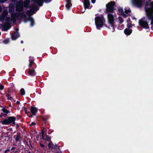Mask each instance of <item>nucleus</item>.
Wrapping results in <instances>:
<instances>
[{
  "label": "nucleus",
  "instance_id": "24",
  "mask_svg": "<svg viewBox=\"0 0 153 153\" xmlns=\"http://www.w3.org/2000/svg\"><path fill=\"white\" fill-rule=\"evenodd\" d=\"M33 2L37 3L40 6L43 5V1L42 0H33Z\"/></svg>",
  "mask_w": 153,
  "mask_h": 153
},
{
  "label": "nucleus",
  "instance_id": "23",
  "mask_svg": "<svg viewBox=\"0 0 153 153\" xmlns=\"http://www.w3.org/2000/svg\"><path fill=\"white\" fill-rule=\"evenodd\" d=\"M14 10V4L13 3H10L9 4V11L10 12H13Z\"/></svg>",
  "mask_w": 153,
  "mask_h": 153
},
{
  "label": "nucleus",
  "instance_id": "21",
  "mask_svg": "<svg viewBox=\"0 0 153 153\" xmlns=\"http://www.w3.org/2000/svg\"><path fill=\"white\" fill-rule=\"evenodd\" d=\"M49 118V117L47 115L44 116L42 118V121L45 124L48 123V120Z\"/></svg>",
  "mask_w": 153,
  "mask_h": 153
},
{
  "label": "nucleus",
  "instance_id": "63",
  "mask_svg": "<svg viewBox=\"0 0 153 153\" xmlns=\"http://www.w3.org/2000/svg\"><path fill=\"white\" fill-rule=\"evenodd\" d=\"M9 107H12V106L11 105V104H10V105H9Z\"/></svg>",
  "mask_w": 153,
  "mask_h": 153
},
{
  "label": "nucleus",
  "instance_id": "33",
  "mask_svg": "<svg viewBox=\"0 0 153 153\" xmlns=\"http://www.w3.org/2000/svg\"><path fill=\"white\" fill-rule=\"evenodd\" d=\"M125 12L126 13H128V12H131V10H127V9H125Z\"/></svg>",
  "mask_w": 153,
  "mask_h": 153
},
{
  "label": "nucleus",
  "instance_id": "61",
  "mask_svg": "<svg viewBox=\"0 0 153 153\" xmlns=\"http://www.w3.org/2000/svg\"><path fill=\"white\" fill-rule=\"evenodd\" d=\"M23 42H23V40H21V44H23Z\"/></svg>",
  "mask_w": 153,
  "mask_h": 153
},
{
  "label": "nucleus",
  "instance_id": "54",
  "mask_svg": "<svg viewBox=\"0 0 153 153\" xmlns=\"http://www.w3.org/2000/svg\"><path fill=\"white\" fill-rule=\"evenodd\" d=\"M19 30V28H16V29H15V30L16 31V32H18V31Z\"/></svg>",
  "mask_w": 153,
  "mask_h": 153
},
{
  "label": "nucleus",
  "instance_id": "35",
  "mask_svg": "<svg viewBox=\"0 0 153 153\" xmlns=\"http://www.w3.org/2000/svg\"><path fill=\"white\" fill-rule=\"evenodd\" d=\"M121 15L123 16L124 18H126L128 16V15H126L124 13V12Z\"/></svg>",
  "mask_w": 153,
  "mask_h": 153
},
{
  "label": "nucleus",
  "instance_id": "57",
  "mask_svg": "<svg viewBox=\"0 0 153 153\" xmlns=\"http://www.w3.org/2000/svg\"><path fill=\"white\" fill-rule=\"evenodd\" d=\"M7 152H9L10 151V149H9V148H7Z\"/></svg>",
  "mask_w": 153,
  "mask_h": 153
},
{
  "label": "nucleus",
  "instance_id": "46",
  "mask_svg": "<svg viewBox=\"0 0 153 153\" xmlns=\"http://www.w3.org/2000/svg\"><path fill=\"white\" fill-rule=\"evenodd\" d=\"M12 2H13L14 3L17 2L18 1H17L16 0H10Z\"/></svg>",
  "mask_w": 153,
  "mask_h": 153
},
{
  "label": "nucleus",
  "instance_id": "7",
  "mask_svg": "<svg viewBox=\"0 0 153 153\" xmlns=\"http://www.w3.org/2000/svg\"><path fill=\"white\" fill-rule=\"evenodd\" d=\"M16 118L14 116H10L3 120L1 123L4 125H8L10 124Z\"/></svg>",
  "mask_w": 153,
  "mask_h": 153
},
{
  "label": "nucleus",
  "instance_id": "34",
  "mask_svg": "<svg viewBox=\"0 0 153 153\" xmlns=\"http://www.w3.org/2000/svg\"><path fill=\"white\" fill-rule=\"evenodd\" d=\"M131 23H128L127 24V27L128 28V29L131 28L132 27V26L131 25Z\"/></svg>",
  "mask_w": 153,
  "mask_h": 153
},
{
  "label": "nucleus",
  "instance_id": "51",
  "mask_svg": "<svg viewBox=\"0 0 153 153\" xmlns=\"http://www.w3.org/2000/svg\"><path fill=\"white\" fill-rule=\"evenodd\" d=\"M16 148V147H12L11 149L10 150H11V151H13V150L15 149Z\"/></svg>",
  "mask_w": 153,
  "mask_h": 153
},
{
  "label": "nucleus",
  "instance_id": "13",
  "mask_svg": "<svg viewBox=\"0 0 153 153\" xmlns=\"http://www.w3.org/2000/svg\"><path fill=\"white\" fill-rule=\"evenodd\" d=\"M48 147L49 149H51L52 152H53L55 150H56L57 149L60 150L59 146H58L57 144H55V145L54 144H48Z\"/></svg>",
  "mask_w": 153,
  "mask_h": 153
},
{
  "label": "nucleus",
  "instance_id": "53",
  "mask_svg": "<svg viewBox=\"0 0 153 153\" xmlns=\"http://www.w3.org/2000/svg\"><path fill=\"white\" fill-rule=\"evenodd\" d=\"M16 103L17 105H19L20 104V102L17 101V102H16Z\"/></svg>",
  "mask_w": 153,
  "mask_h": 153
},
{
  "label": "nucleus",
  "instance_id": "43",
  "mask_svg": "<svg viewBox=\"0 0 153 153\" xmlns=\"http://www.w3.org/2000/svg\"><path fill=\"white\" fill-rule=\"evenodd\" d=\"M36 125V123L34 122H32L30 124L31 126H34Z\"/></svg>",
  "mask_w": 153,
  "mask_h": 153
},
{
  "label": "nucleus",
  "instance_id": "64",
  "mask_svg": "<svg viewBox=\"0 0 153 153\" xmlns=\"http://www.w3.org/2000/svg\"><path fill=\"white\" fill-rule=\"evenodd\" d=\"M2 117H3L2 116V115L1 114V115L0 114V118Z\"/></svg>",
  "mask_w": 153,
  "mask_h": 153
},
{
  "label": "nucleus",
  "instance_id": "8",
  "mask_svg": "<svg viewBox=\"0 0 153 153\" xmlns=\"http://www.w3.org/2000/svg\"><path fill=\"white\" fill-rule=\"evenodd\" d=\"M23 1L20 0L16 2V10L18 12H22L23 10Z\"/></svg>",
  "mask_w": 153,
  "mask_h": 153
},
{
  "label": "nucleus",
  "instance_id": "1",
  "mask_svg": "<svg viewBox=\"0 0 153 153\" xmlns=\"http://www.w3.org/2000/svg\"><path fill=\"white\" fill-rule=\"evenodd\" d=\"M14 15L15 17H16L17 19L19 20H20L21 19H23L25 22H26L28 21H30V26L31 27H33L35 24L33 18L30 16L27 17L26 15L24 13V11L22 13L19 12H15L14 13Z\"/></svg>",
  "mask_w": 153,
  "mask_h": 153
},
{
  "label": "nucleus",
  "instance_id": "19",
  "mask_svg": "<svg viewBox=\"0 0 153 153\" xmlns=\"http://www.w3.org/2000/svg\"><path fill=\"white\" fill-rule=\"evenodd\" d=\"M83 5L84 8L89 9V7L90 5V3L89 0H84Z\"/></svg>",
  "mask_w": 153,
  "mask_h": 153
},
{
  "label": "nucleus",
  "instance_id": "20",
  "mask_svg": "<svg viewBox=\"0 0 153 153\" xmlns=\"http://www.w3.org/2000/svg\"><path fill=\"white\" fill-rule=\"evenodd\" d=\"M38 108L32 106L30 108V112L33 115H35L38 111Z\"/></svg>",
  "mask_w": 153,
  "mask_h": 153
},
{
  "label": "nucleus",
  "instance_id": "50",
  "mask_svg": "<svg viewBox=\"0 0 153 153\" xmlns=\"http://www.w3.org/2000/svg\"><path fill=\"white\" fill-rule=\"evenodd\" d=\"M7 91L8 93H10L11 92V89H10V88H8Z\"/></svg>",
  "mask_w": 153,
  "mask_h": 153
},
{
  "label": "nucleus",
  "instance_id": "18",
  "mask_svg": "<svg viewBox=\"0 0 153 153\" xmlns=\"http://www.w3.org/2000/svg\"><path fill=\"white\" fill-rule=\"evenodd\" d=\"M20 36L19 33L18 32H15L12 34L11 36L12 40H15Z\"/></svg>",
  "mask_w": 153,
  "mask_h": 153
},
{
  "label": "nucleus",
  "instance_id": "42",
  "mask_svg": "<svg viewBox=\"0 0 153 153\" xmlns=\"http://www.w3.org/2000/svg\"><path fill=\"white\" fill-rule=\"evenodd\" d=\"M24 111H25V113L27 114V108H25V107H24Z\"/></svg>",
  "mask_w": 153,
  "mask_h": 153
},
{
  "label": "nucleus",
  "instance_id": "15",
  "mask_svg": "<svg viewBox=\"0 0 153 153\" xmlns=\"http://www.w3.org/2000/svg\"><path fill=\"white\" fill-rule=\"evenodd\" d=\"M2 30L3 31H7L11 27L9 22H5L3 25H1Z\"/></svg>",
  "mask_w": 153,
  "mask_h": 153
},
{
  "label": "nucleus",
  "instance_id": "2",
  "mask_svg": "<svg viewBox=\"0 0 153 153\" xmlns=\"http://www.w3.org/2000/svg\"><path fill=\"white\" fill-rule=\"evenodd\" d=\"M150 5L151 7H145L144 9L148 19L151 21L150 24L152 28L153 27V1L150 3Z\"/></svg>",
  "mask_w": 153,
  "mask_h": 153
},
{
  "label": "nucleus",
  "instance_id": "30",
  "mask_svg": "<svg viewBox=\"0 0 153 153\" xmlns=\"http://www.w3.org/2000/svg\"><path fill=\"white\" fill-rule=\"evenodd\" d=\"M118 11L121 14L124 12L123 8L120 7L118 8Z\"/></svg>",
  "mask_w": 153,
  "mask_h": 153
},
{
  "label": "nucleus",
  "instance_id": "40",
  "mask_svg": "<svg viewBox=\"0 0 153 153\" xmlns=\"http://www.w3.org/2000/svg\"><path fill=\"white\" fill-rule=\"evenodd\" d=\"M7 0H0V3H3L6 1Z\"/></svg>",
  "mask_w": 153,
  "mask_h": 153
},
{
  "label": "nucleus",
  "instance_id": "62",
  "mask_svg": "<svg viewBox=\"0 0 153 153\" xmlns=\"http://www.w3.org/2000/svg\"><path fill=\"white\" fill-rule=\"evenodd\" d=\"M132 19H136V18L135 17H134L132 18Z\"/></svg>",
  "mask_w": 153,
  "mask_h": 153
},
{
  "label": "nucleus",
  "instance_id": "45",
  "mask_svg": "<svg viewBox=\"0 0 153 153\" xmlns=\"http://www.w3.org/2000/svg\"><path fill=\"white\" fill-rule=\"evenodd\" d=\"M127 22H129L130 23H131V22L130 20V19L129 18H128V19L127 20Z\"/></svg>",
  "mask_w": 153,
  "mask_h": 153
},
{
  "label": "nucleus",
  "instance_id": "17",
  "mask_svg": "<svg viewBox=\"0 0 153 153\" xmlns=\"http://www.w3.org/2000/svg\"><path fill=\"white\" fill-rule=\"evenodd\" d=\"M15 138L16 141V142H20L22 140V137L21 136V134L20 132H18L16 135L14 136Z\"/></svg>",
  "mask_w": 153,
  "mask_h": 153
},
{
  "label": "nucleus",
  "instance_id": "36",
  "mask_svg": "<svg viewBox=\"0 0 153 153\" xmlns=\"http://www.w3.org/2000/svg\"><path fill=\"white\" fill-rule=\"evenodd\" d=\"M16 118L15 120H14L12 122V123H12V126H14V125H16V123L15 122V121H16Z\"/></svg>",
  "mask_w": 153,
  "mask_h": 153
},
{
  "label": "nucleus",
  "instance_id": "10",
  "mask_svg": "<svg viewBox=\"0 0 153 153\" xmlns=\"http://www.w3.org/2000/svg\"><path fill=\"white\" fill-rule=\"evenodd\" d=\"M143 2V0H132V3L135 7L140 8L141 7Z\"/></svg>",
  "mask_w": 153,
  "mask_h": 153
},
{
  "label": "nucleus",
  "instance_id": "47",
  "mask_svg": "<svg viewBox=\"0 0 153 153\" xmlns=\"http://www.w3.org/2000/svg\"><path fill=\"white\" fill-rule=\"evenodd\" d=\"M91 0V2L93 4H94L96 0Z\"/></svg>",
  "mask_w": 153,
  "mask_h": 153
},
{
  "label": "nucleus",
  "instance_id": "48",
  "mask_svg": "<svg viewBox=\"0 0 153 153\" xmlns=\"http://www.w3.org/2000/svg\"><path fill=\"white\" fill-rule=\"evenodd\" d=\"M41 146L42 147H45V146L44 144H40Z\"/></svg>",
  "mask_w": 153,
  "mask_h": 153
},
{
  "label": "nucleus",
  "instance_id": "55",
  "mask_svg": "<svg viewBox=\"0 0 153 153\" xmlns=\"http://www.w3.org/2000/svg\"><path fill=\"white\" fill-rule=\"evenodd\" d=\"M104 25L105 26V27H108V28H110L109 27H108L107 25H106L105 24H104Z\"/></svg>",
  "mask_w": 153,
  "mask_h": 153
},
{
  "label": "nucleus",
  "instance_id": "37",
  "mask_svg": "<svg viewBox=\"0 0 153 153\" xmlns=\"http://www.w3.org/2000/svg\"><path fill=\"white\" fill-rule=\"evenodd\" d=\"M4 88V86L3 85H0V90H3Z\"/></svg>",
  "mask_w": 153,
  "mask_h": 153
},
{
  "label": "nucleus",
  "instance_id": "44",
  "mask_svg": "<svg viewBox=\"0 0 153 153\" xmlns=\"http://www.w3.org/2000/svg\"><path fill=\"white\" fill-rule=\"evenodd\" d=\"M7 99L8 100H12L13 99V98L11 97H9Z\"/></svg>",
  "mask_w": 153,
  "mask_h": 153
},
{
  "label": "nucleus",
  "instance_id": "28",
  "mask_svg": "<svg viewBox=\"0 0 153 153\" xmlns=\"http://www.w3.org/2000/svg\"><path fill=\"white\" fill-rule=\"evenodd\" d=\"M6 16V15H2L0 17V20L2 22L4 21L5 19Z\"/></svg>",
  "mask_w": 153,
  "mask_h": 153
},
{
  "label": "nucleus",
  "instance_id": "32",
  "mask_svg": "<svg viewBox=\"0 0 153 153\" xmlns=\"http://www.w3.org/2000/svg\"><path fill=\"white\" fill-rule=\"evenodd\" d=\"M9 42V41L8 39H5L3 41V43L5 44H7Z\"/></svg>",
  "mask_w": 153,
  "mask_h": 153
},
{
  "label": "nucleus",
  "instance_id": "5",
  "mask_svg": "<svg viewBox=\"0 0 153 153\" xmlns=\"http://www.w3.org/2000/svg\"><path fill=\"white\" fill-rule=\"evenodd\" d=\"M108 22L111 25V27L113 28V32L115 31L114 28L116 27V26L114 25V17L113 15L111 14H108Z\"/></svg>",
  "mask_w": 153,
  "mask_h": 153
},
{
  "label": "nucleus",
  "instance_id": "14",
  "mask_svg": "<svg viewBox=\"0 0 153 153\" xmlns=\"http://www.w3.org/2000/svg\"><path fill=\"white\" fill-rule=\"evenodd\" d=\"M34 59L31 58L30 57H29V64L28 65V68H31L33 67L34 68H36V65L34 62Z\"/></svg>",
  "mask_w": 153,
  "mask_h": 153
},
{
  "label": "nucleus",
  "instance_id": "49",
  "mask_svg": "<svg viewBox=\"0 0 153 153\" xmlns=\"http://www.w3.org/2000/svg\"><path fill=\"white\" fill-rule=\"evenodd\" d=\"M6 97H7V98L10 97V95L8 94H7L6 95Z\"/></svg>",
  "mask_w": 153,
  "mask_h": 153
},
{
  "label": "nucleus",
  "instance_id": "16",
  "mask_svg": "<svg viewBox=\"0 0 153 153\" xmlns=\"http://www.w3.org/2000/svg\"><path fill=\"white\" fill-rule=\"evenodd\" d=\"M29 69L28 71V73L29 75L31 76H34L36 75V72L35 71V69L36 68H34L33 67L31 68H28Z\"/></svg>",
  "mask_w": 153,
  "mask_h": 153
},
{
  "label": "nucleus",
  "instance_id": "52",
  "mask_svg": "<svg viewBox=\"0 0 153 153\" xmlns=\"http://www.w3.org/2000/svg\"><path fill=\"white\" fill-rule=\"evenodd\" d=\"M11 151L10 152L11 153H12V152H14V153H16V152L17 151H15L14 150H13V151Z\"/></svg>",
  "mask_w": 153,
  "mask_h": 153
},
{
  "label": "nucleus",
  "instance_id": "11",
  "mask_svg": "<svg viewBox=\"0 0 153 153\" xmlns=\"http://www.w3.org/2000/svg\"><path fill=\"white\" fill-rule=\"evenodd\" d=\"M44 131L43 130H42L41 132L42 139L46 141V142H48V143H53L51 140V137L47 135H44Z\"/></svg>",
  "mask_w": 153,
  "mask_h": 153
},
{
  "label": "nucleus",
  "instance_id": "25",
  "mask_svg": "<svg viewBox=\"0 0 153 153\" xmlns=\"http://www.w3.org/2000/svg\"><path fill=\"white\" fill-rule=\"evenodd\" d=\"M30 0H25L23 2V5L24 7H28L29 4L30 3Z\"/></svg>",
  "mask_w": 153,
  "mask_h": 153
},
{
  "label": "nucleus",
  "instance_id": "6",
  "mask_svg": "<svg viewBox=\"0 0 153 153\" xmlns=\"http://www.w3.org/2000/svg\"><path fill=\"white\" fill-rule=\"evenodd\" d=\"M148 22L145 20V17L142 18L139 20V25L142 28L146 29L149 28Z\"/></svg>",
  "mask_w": 153,
  "mask_h": 153
},
{
  "label": "nucleus",
  "instance_id": "38",
  "mask_svg": "<svg viewBox=\"0 0 153 153\" xmlns=\"http://www.w3.org/2000/svg\"><path fill=\"white\" fill-rule=\"evenodd\" d=\"M150 5V4L149 3L148 1H147L146 3L145 6V7H146L149 6Z\"/></svg>",
  "mask_w": 153,
  "mask_h": 153
},
{
  "label": "nucleus",
  "instance_id": "56",
  "mask_svg": "<svg viewBox=\"0 0 153 153\" xmlns=\"http://www.w3.org/2000/svg\"><path fill=\"white\" fill-rule=\"evenodd\" d=\"M2 10V8L1 5H0V12H1Z\"/></svg>",
  "mask_w": 153,
  "mask_h": 153
},
{
  "label": "nucleus",
  "instance_id": "26",
  "mask_svg": "<svg viewBox=\"0 0 153 153\" xmlns=\"http://www.w3.org/2000/svg\"><path fill=\"white\" fill-rule=\"evenodd\" d=\"M20 92L22 95H24L25 94V91L24 88H21L20 91Z\"/></svg>",
  "mask_w": 153,
  "mask_h": 153
},
{
  "label": "nucleus",
  "instance_id": "58",
  "mask_svg": "<svg viewBox=\"0 0 153 153\" xmlns=\"http://www.w3.org/2000/svg\"><path fill=\"white\" fill-rule=\"evenodd\" d=\"M12 19L13 20H14L15 21L16 20V18H14L13 17H12Z\"/></svg>",
  "mask_w": 153,
  "mask_h": 153
},
{
  "label": "nucleus",
  "instance_id": "41",
  "mask_svg": "<svg viewBox=\"0 0 153 153\" xmlns=\"http://www.w3.org/2000/svg\"><path fill=\"white\" fill-rule=\"evenodd\" d=\"M16 128L17 129L19 127V126L18 123H16Z\"/></svg>",
  "mask_w": 153,
  "mask_h": 153
},
{
  "label": "nucleus",
  "instance_id": "29",
  "mask_svg": "<svg viewBox=\"0 0 153 153\" xmlns=\"http://www.w3.org/2000/svg\"><path fill=\"white\" fill-rule=\"evenodd\" d=\"M118 19L119 20V23L120 24L122 23L123 22V19L122 17H119Z\"/></svg>",
  "mask_w": 153,
  "mask_h": 153
},
{
  "label": "nucleus",
  "instance_id": "12",
  "mask_svg": "<svg viewBox=\"0 0 153 153\" xmlns=\"http://www.w3.org/2000/svg\"><path fill=\"white\" fill-rule=\"evenodd\" d=\"M8 108V107H6V108L3 107L2 108L1 111H2V112L1 113V114L3 117H6L7 114L10 112L11 111L10 110H7V108Z\"/></svg>",
  "mask_w": 153,
  "mask_h": 153
},
{
  "label": "nucleus",
  "instance_id": "27",
  "mask_svg": "<svg viewBox=\"0 0 153 153\" xmlns=\"http://www.w3.org/2000/svg\"><path fill=\"white\" fill-rule=\"evenodd\" d=\"M71 6V3H68L66 5V7L68 10H69Z\"/></svg>",
  "mask_w": 153,
  "mask_h": 153
},
{
  "label": "nucleus",
  "instance_id": "39",
  "mask_svg": "<svg viewBox=\"0 0 153 153\" xmlns=\"http://www.w3.org/2000/svg\"><path fill=\"white\" fill-rule=\"evenodd\" d=\"M124 25H122L120 26H119L118 27L120 29H123L124 27Z\"/></svg>",
  "mask_w": 153,
  "mask_h": 153
},
{
  "label": "nucleus",
  "instance_id": "4",
  "mask_svg": "<svg viewBox=\"0 0 153 153\" xmlns=\"http://www.w3.org/2000/svg\"><path fill=\"white\" fill-rule=\"evenodd\" d=\"M115 5V2L114 1H111L106 4V10L107 12L113 13L114 10V6Z\"/></svg>",
  "mask_w": 153,
  "mask_h": 153
},
{
  "label": "nucleus",
  "instance_id": "3",
  "mask_svg": "<svg viewBox=\"0 0 153 153\" xmlns=\"http://www.w3.org/2000/svg\"><path fill=\"white\" fill-rule=\"evenodd\" d=\"M95 24L97 29L100 30L104 25L105 19L103 16H97L95 18Z\"/></svg>",
  "mask_w": 153,
  "mask_h": 153
},
{
  "label": "nucleus",
  "instance_id": "22",
  "mask_svg": "<svg viewBox=\"0 0 153 153\" xmlns=\"http://www.w3.org/2000/svg\"><path fill=\"white\" fill-rule=\"evenodd\" d=\"M132 30L128 28H126L124 30V33L126 35H129L132 33Z\"/></svg>",
  "mask_w": 153,
  "mask_h": 153
},
{
  "label": "nucleus",
  "instance_id": "31",
  "mask_svg": "<svg viewBox=\"0 0 153 153\" xmlns=\"http://www.w3.org/2000/svg\"><path fill=\"white\" fill-rule=\"evenodd\" d=\"M10 20V18L9 17H7L5 20V21L6 22H9Z\"/></svg>",
  "mask_w": 153,
  "mask_h": 153
},
{
  "label": "nucleus",
  "instance_id": "59",
  "mask_svg": "<svg viewBox=\"0 0 153 153\" xmlns=\"http://www.w3.org/2000/svg\"><path fill=\"white\" fill-rule=\"evenodd\" d=\"M43 1L46 3H47L48 2V0H43Z\"/></svg>",
  "mask_w": 153,
  "mask_h": 153
},
{
  "label": "nucleus",
  "instance_id": "60",
  "mask_svg": "<svg viewBox=\"0 0 153 153\" xmlns=\"http://www.w3.org/2000/svg\"><path fill=\"white\" fill-rule=\"evenodd\" d=\"M7 150H5V151H4V153H7Z\"/></svg>",
  "mask_w": 153,
  "mask_h": 153
},
{
  "label": "nucleus",
  "instance_id": "9",
  "mask_svg": "<svg viewBox=\"0 0 153 153\" xmlns=\"http://www.w3.org/2000/svg\"><path fill=\"white\" fill-rule=\"evenodd\" d=\"M31 8L32 9L30 10H28L26 13V14L29 15H33L35 10L37 11L39 9L38 7L34 4L32 5Z\"/></svg>",
  "mask_w": 153,
  "mask_h": 153
}]
</instances>
